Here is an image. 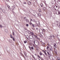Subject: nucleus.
<instances>
[{"label": "nucleus", "instance_id": "79ce46f5", "mask_svg": "<svg viewBox=\"0 0 60 60\" xmlns=\"http://www.w3.org/2000/svg\"><path fill=\"white\" fill-rule=\"evenodd\" d=\"M36 38H37V39L38 38V37H37V36L36 37Z\"/></svg>", "mask_w": 60, "mask_h": 60}, {"label": "nucleus", "instance_id": "72a5a7b5", "mask_svg": "<svg viewBox=\"0 0 60 60\" xmlns=\"http://www.w3.org/2000/svg\"><path fill=\"white\" fill-rule=\"evenodd\" d=\"M10 36L11 37V38H12V35H11Z\"/></svg>", "mask_w": 60, "mask_h": 60}, {"label": "nucleus", "instance_id": "dca6fc26", "mask_svg": "<svg viewBox=\"0 0 60 60\" xmlns=\"http://www.w3.org/2000/svg\"><path fill=\"white\" fill-rule=\"evenodd\" d=\"M41 7H43V4H41Z\"/></svg>", "mask_w": 60, "mask_h": 60}, {"label": "nucleus", "instance_id": "3c124183", "mask_svg": "<svg viewBox=\"0 0 60 60\" xmlns=\"http://www.w3.org/2000/svg\"><path fill=\"white\" fill-rule=\"evenodd\" d=\"M42 55H43L44 56H45V55H44L43 54H42Z\"/></svg>", "mask_w": 60, "mask_h": 60}, {"label": "nucleus", "instance_id": "de8ad7c7", "mask_svg": "<svg viewBox=\"0 0 60 60\" xmlns=\"http://www.w3.org/2000/svg\"><path fill=\"white\" fill-rule=\"evenodd\" d=\"M47 49H49V47H48V46L47 47Z\"/></svg>", "mask_w": 60, "mask_h": 60}, {"label": "nucleus", "instance_id": "412c9836", "mask_svg": "<svg viewBox=\"0 0 60 60\" xmlns=\"http://www.w3.org/2000/svg\"><path fill=\"white\" fill-rule=\"evenodd\" d=\"M0 27H1V28H3V27L1 25H0Z\"/></svg>", "mask_w": 60, "mask_h": 60}, {"label": "nucleus", "instance_id": "8fccbe9b", "mask_svg": "<svg viewBox=\"0 0 60 60\" xmlns=\"http://www.w3.org/2000/svg\"><path fill=\"white\" fill-rule=\"evenodd\" d=\"M6 1H7V2H8V0H6Z\"/></svg>", "mask_w": 60, "mask_h": 60}, {"label": "nucleus", "instance_id": "9b49d317", "mask_svg": "<svg viewBox=\"0 0 60 60\" xmlns=\"http://www.w3.org/2000/svg\"><path fill=\"white\" fill-rule=\"evenodd\" d=\"M39 54L40 56H41L42 55V54L41 53V52H39Z\"/></svg>", "mask_w": 60, "mask_h": 60}, {"label": "nucleus", "instance_id": "680f3d73", "mask_svg": "<svg viewBox=\"0 0 60 60\" xmlns=\"http://www.w3.org/2000/svg\"><path fill=\"white\" fill-rule=\"evenodd\" d=\"M42 58H41V59H42Z\"/></svg>", "mask_w": 60, "mask_h": 60}, {"label": "nucleus", "instance_id": "0e129e2a", "mask_svg": "<svg viewBox=\"0 0 60 60\" xmlns=\"http://www.w3.org/2000/svg\"><path fill=\"white\" fill-rule=\"evenodd\" d=\"M24 19H26V17H24Z\"/></svg>", "mask_w": 60, "mask_h": 60}, {"label": "nucleus", "instance_id": "338daca9", "mask_svg": "<svg viewBox=\"0 0 60 60\" xmlns=\"http://www.w3.org/2000/svg\"><path fill=\"white\" fill-rule=\"evenodd\" d=\"M9 7H8V8H9V7H10V6H9Z\"/></svg>", "mask_w": 60, "mask_h": 60}, {"label": "nucleus", "instance_id": "13d9d810", "mask_svg": "<svg viewBox=\"0 0 60 60\" xmlns=\"http://www.w3.org/2000/svg\"><path fill=\"white\" fill-rule=\"evenodd\" d=\"M35 17H36V16H36V15H33Z\"/></svg>", "mask_w": 60, "mask_h": 60}, {"label": "nucleus", "instance_id": "b1692460", "mask_svg": "<svg viewBox=\"0 0 60 60\" xmlns=\"http://www.w3.org/2000/svg\"><path fill=\"white\" fill-rule=\"evenodd\" d=\"M52 49V48H50V51H51Z\"/></svg>", "mask_w": 60, "mask_h": 60}, {"label": "nucleus", "instance_id": "5701e85b", "mask_svg": "<svg viewBox=\"0 0 60 60\" xmlns=\"http://www.w3.org/2000/svg\"><path fill=\"white\" fill-rule=\"evenodd\" d=\"M43 31H44V32H45V30L44 29H43Z\"/></svg>", "mask_w": 60, "mask_h": 60}, {"label": "nucleus", "instance_id": "bf43d9fd", "mask_svg": "<svg viewBox=\"0 0 60 60\" xmlns=\"http://www.w3.org/2000/svg\"><path fill=\"white\" fill-rule=\"evenodd\" d=\"M26 54V53L25 52L24 53V54L25 55Z\"/></svg>", "mask_w": 60, "mask_h": 60}, {"label": "nucleus", "instance_id": "423d86ee", "mask_svg": "<svg viewBox=\"0 0 60 60\" xmlns=\"http://www.w3.org/2000/svg\"><path fill=\"white\" fill-rule=\"evenodd\" d=\"M39 36L41 37H43V35H42V34H39L38 35Z\"/></svg>", "mask_w": 60, "mask_h": 60}, {"label": "nucleus", "instance_id": "a211bd4d", "mask_svg": "<svg viewBox=\"0 0 60 60\" xmlns=\"http://www.w3.org/2000/svg\"><path fill=\"white\" fill-rule=\"evenodd\" d=\"M36 24H38L39 23V21H38L37 22H36Z\"/></svg>", "mask_w": 60, "mask_h": 60}, {"label": "nucleus", "instance_id": "49530a36", "mask_svg": "<svg viewBox=\"0 0 60 60\" xmlns=\"http://www.w3.org/2000/svg\"><path fill=\"white\" fill-rule=\"evenodd\" d=\"M38 56L39 57V58H40V56H39V55H38Z\"/></svg>", "mask_w": 60, "mask_h": 60}, {"label": "nucleus", "instance_id": "bb28decb", "mask_svg": "<svg viewBox=\"0 0 60 60\" xmlns=\"http://www.w3.org/2000/svg\"><path fill=\"white\" fill-rule=\"evenodd\" d=\"M27 42V41H25L24 42V43H26Z\"/></svg>", "mask_w": 60, "mask_h": 60}, {"label": "nucleus", "instance_id": "c9c22d12", "mask_svg": "<svg viewBox=\"0 0 60 60\" xmlns=\"http://www.w3.org/2000/svg\"><path fill=\"white\" fill-rule=\"evenodd\" d=\"M50 37L51 38H52V36H50Z\"/></svg>", "mask_w": 60, "mask_h": 60}, {"label": "nucleus", "instance_id": "aec40b11", "mask_svg": "<svg viewBox=\"0 0 60 60\" xmlns=\"http://www.w3.org/2000/svg\"><path fill=\"white\" fill-rule=\"evenodd\" d=\"M38 16H40V14L39 13L38 14Z\"/></svg>", "mask_w": 60, "mask_h": 60}, {"label": "nucleus", "instance_id": "393cba45", "mask_svg": "<svg viewBox=\"0 0 60 60\" xmlns=\"http://www.w3.org/2000/svg\"><path fill=\"white\" fill-rule=\"evenodd\" d=\"M26 37L27 38H28V36H26Z\"/></svg>", "mask_w": 60, "mask_h": 60}, {"label": "nucleus", "instance_id": "2eb2a0df", "mask_svg": "<svg viewBox=\"0 0 60 60\" xmlns=\"http://www.w3.org/2000/svg\"><path fill=\"white\" fill-rule=\"evenodd\" d=\"M43 10H45V9H46V8H45V7H44L43 8Z\"/></svg>", "mask_w": 60, "mask_h": 60}, {"label": "nucleus", "instance_id": "774afa93", "mask_svg": "<svg viewBox=\"0 0 60 60\" xmlns=\"http://www.w3.org/2000/svg\"><path fill=\"white\" fill-rule=\"evenodd\" d=\"M58 43H59V42H58Z\"/></svg>", "mask_w": 60, "mask_h": 60}, {"label": "nucleus", "instance_id": "7ed1b4c3", "mask_svg": "<svg viewBox=\"0 0 60 60\" xmlns=\"http://www.w3.org/2000/svg\"><path fill=\"white\" fill-rule=\"evenodd\" d=\"M34 35L33 34L30 35V39H33L34 38Z\"/></svg>", "mask_w": 60, "mask_h": 60}, {"label": "nucleus", "instance_id": "ddd939ff", "mask_svg": "<svg viewBox=\"0 0 60 60\" xmlns=\"http://www.w3.org/2000/svg\"><path fill=\"white\" fill-rule=\"evenodd\" d=\"M34 22H36V21H35V20L34 19H33L32 20Z\"/></svg>", "mask_w": 60, "mask_h": 60}, {"label": "nucleus", "instance_id": "09e8293b", "mask_svg": "<svg viewBox=\"0 0 60 60\" xmlns=\"http://www.w3.org/2000/svg\"><path fill=\"white\" fill-rule=\"evenodd\" d=\"M30 50H31V51H32V50L31 49V48H30Z\"/></svg>", "mask_w": 60, "mask_h": 60}, {"label": "nucleus", "instance_id": "a18cd8bd", "mask_svg": "<svg viewBox=\"0 0 60 60\" xmlns=\"http://www.w3.org/2000/svg\"><path fill=\"white\" fill-rule=\"evenodd\" d=\"M14 8H15V6L14 5Z\"/></svg>", "mask_w": 60, "mask_h": 60}, {"label": "nucleus", "instance_id": "1a4fd4ad", "mask_svg": "<svg viewBox=\"0 0 60 60\" xmlns=\"http://www.w3.org/2000/svg\"><path fill=\"white\" fill-rule=\"evenodd\" d=\"M25 20L26 22H29V20L27 19Z\"/></svg>", "mask_w": 60, "mask_h": 60}, {"label": "nucleus", "instance_id": "ea45409f", "mask_svg": "<svg viewBox=\"0 0 60 60\" xmlns=\"http://www.w3.org/2000/svg\"><path fill=\"white\" fill-rule=\"evenodd\" d=\"M29 33L30 34H31V33H32L30 31L29 32Z\"/></svg>", "mask_w": 60, "mask_h": 60}, {"label": "nucleus", "instance_id": "a19ab883", "mask_svg": "<svg viewBox=\"0 0 60 60\" xmlns=\"http://www.w3.org/2000/svg\"><path fill=\"white\" fill-rule=\"evenodd\" d=\"M29 48L30 49L31 48V47H30V46H29Z\"/></svg>", "mask_w": 60, "mask_h": 60}, {"label": "nucleus", "instance_id": "4be33fe9", "mask_svg": "<svg viewBox=\"0 0 60 60\" xmlns=\"http://www.w3.org/2000/svg\"><path fill=\"white\" fill-rule=\"evenodd\" d=\"M32 26H33V27H34L35 26H34V24H33L32 25Z\"/></svg>", "mask_w": 60, "mask_h": 60}, {"label": "nucleus", "instance_id": "cd10ccee", "mask_svg": "<svg viewBox=\"0 0 60 60\" xmlns=\"http://www.w3.org/2000/svg\"><path fill=\"white\" fill-rule=\"evenodd\" d=\"M39 12H41V10L40 9H39Z\"/></svg>", "mask_w": 60, "mask_h": 60}, {"label": "nucleus", "instance_id": "a878e982", "mask_svg": "<svg viewBox=\"0 0 60 60\" xmlns=\"http://www.w3.org/2000/svg\"><path fill=\"white\" fill-rule=\"evenodd\" d=\"M23 4H26V2H23Z\"/></svg>", "mask_w": 60, "mask_h": 60}, {"label": "nucleus", "instance_id": "f257e3e1", "mask_svg": "<svg viewBox=\"0 0 60 60\" xmlns=\"http://www.w3.org/2000/svg\"><path fill=\"white\" fill-rule=\"evenodd\" d=\"M33 42H34V43L36 46H38L39 45V41H38L35 40L34 39H33Z\"/></svg>", "mask_w": 60, "mask_h": 60}, {"label": "nucleus", "instance_id": "e2e57ef3", "mask_svg": "<svg viewBox=\"0 0 60 60\" xmlns=\"http://www.w3.org/2000/svg\"><path fill=\"white\" fill-rule=\"evenodd\" d=\"M37 50H38V49H37Z\"/></svg>", "mask_w": 60, "mask_h": 60}, {"label": "nucleus", "instance_id": "6e6552de", "mask_svg": "<svg viewBox=\"0 0 60 60\" xmlns=\"http://www.w3.org/2000/svg\"><path fill=\"white\" fill-rule=\"evenodd\" d=\"M2 11L3 12H4V13H5V10H2Z\"/></svg>", "mask_w": 60, "mask_h": 60}, {"label": "nucleus", "instance_id": "4c0bfd02", "mask_svg": "<svg viewBox=\"0 0 60 60\" xmlns=\"http://www.w3.org/2000/svg\"><path fill=\"white\" fill-rule=\"evenodd\" d=\"M52 36L53 37H54V38H55V37L54 36L52 35Z\"/></svg>", "mask_w": 60, "mask_h": 60}, {"label": "nucleus", "instance_id": "f8f14e48", "mask_svg": "<svg viewBox=\"0 0 60 60\" xmlns=\"http://www.w3.org/2000/svg\"><path fill=\"white\" fill-rule=\"evenodd\" d=\"M41 43V44L43 45H45V44L43 42H42Z\"/></svg>", "mask_w": 60, "mask_h": 60}, {"label": "nucleus", "instance_id": "f03ea898", "mask_svg": "<svg viewBox=\"0 0 60 60\" xmlns=\"http://www.w3.org/2000/svg\"><path fill=\"white\" fill-rule=\"evenodd\" d=\"M54 9L56 11H57L58 10V7L57 6H55L54 7Z\"/></svg>", "mask_w": 60, "mask_h": 60}, {"label": "nucleus", "instance_id": "f704fd0d", "mask_svg": "<svg viewBox=\"0 0 60 60\" xmlns=\"http://www.w3.org/2000/svg\"><path fill=\"white\" fill-rule=\"evenodd\" d=\"M32 56L34 58V56L33 55H32Z\"/></svg>", "mask_w": 60, "mask_h": 60}, {"label": "nucleus", "instance_id": "4d7b16f0", "mask_svg": "<svg viewBox=\"0 0 60 60\" xmlns=\"http://www.w3.org/2000/svg\"><path fill=\"white\" fill-rule=\"evenodd\" d=\"M31 21H32V19H31Z\"/></svg>", "mask_w": 60, "mask_h": 60}, {"label": "nucleus", "instance_id": "c756f323", "mask_svg": "<svg viewBox=\"0 0 60 60\" xmlns=\"http://www.w3.org/2000/svg\"><path fill=\"white\" fill-rule=\"evenodd\" d=\"M26 26H28V24H26Z\"/></svg>", "mask_w": 60, "mask_h": 60}, {"label": "nucleus", "instance_id": "37998d69", "mask_svg": "<svg viewBox=\"0 0 60 60\" xmlns=\"http://www.w3.org/2000/svg\"><path fill=\"white\" fill-rule=\"evenodd\" d=\"M30 25H32V23L31 22H30Z\"/></svg>", "mask_w": 60, "mask_h": 60}, {"label": "nucleus", "instance_id": "2f4dec72", "mask_svg": "<svg viewBox=\"0 0 60 60\" xmlns=\"http://www.w3.org/2000/svg\"><path fill=\"white\" fill-rule=\"evenodd\" d=\"M57 59L59 60H60V58H57Z\"/></svg>", "mask_w": 60, "mask_h": 60}, {"label": "nucleus", "instance_id": "9d476101", "mask_svg": "<svg viewBox=\"0 0 60 60\" xmlns=\"http://www.w3.org/2000/svg\"><path fill=\"white\" fill-rule=\"evenodd\" d=\"M28 4H31V3L30 2H29L28 3Z\"/></svg>", "mask_w": 60, "mask_h": 60}, {"label": "nucleus", "instance_id": "f3484780", "mask_svg": "<svg viewBox=\"0 0 60 60\" xmlns=\"http://www.w3.org/2000/svg\"><path fill=\"white\" fill-rule=\"evenodd\" d=\"M31 48L32 49H34V47L33 46H32L31 47Z\"/></svg>", "mask_w": 60, "mask_h": 60}, {"label": "nucleus", "instance_id": "58836bf2", "mask_svg": "<svg viewBox=\"0 0 60 60\" xmlns=\"http://www.w3.org/2000/svg\"><path fill=\"white\" fill-rule=\"evenodd\" d=\"M37 39H38V40H40V38H38Z\"/></svg>", "mask_w": 60, "mask_h": 60}, {"label": "nucleus", "instance_id": "5fc2aeb1", "mask_svg": "<svg viewBox=\"0 0 60 60\" xmlns=\"http://www.w3.org/2000/svg\"><path fill=\"white\" fill-rule=\"evenodd\" d=\"M41 60H43V59L42 58V59H41Z\"/></svg>", "mask_w": 60, "mask_h": 60}, {"label": "nucleus", "instance_id": "4468645a", "mask_svg": "<svg viewBox=\"0 0 60 60\" xmlns=\"http://www.w3.org/2000/svg\"><path fill=\"white\" fill-rule=\"evenodd\" d=\"M58 3H59V4H60V0H58Z\"/></svg>", "mask_w": 60, "mask_h": 60}, {"label": "nucleus", "instance_id": "20e7f679", "mask_svg": "<svg viewBox=\"0 0 60 60\" xmlns=\"http://www.w3.org/2000/svg\"><path fill=\"white\" fill-rule=\"evenodd\" d=\"M56 14H57V15H59L60 14V12L58 11H56Z\"/></svg>", "mask_w": 60, "mask_h": 60}, {"label": "nucleus", "instance_id": "7c9ffc66", "mask_svg": "<svg viewBox=\"0 0 60 60\" xmlns=\"http://www.w3.org/2000/svg\"><path fill=\"white\" fill-rule=\"evenodd\" d=\"M35 38H36V37H37V36H36L35 35H34Z\"/></svg>", "mask_w": 60, "mask_h": 60}, {"label": "nucleus", "instance_id": "473e14b6", "mask_svg": "<svg viewBox=\"0 0 60 60\" xmlns=\"http://www.w3.org/2000/svg\"><path fill=\"white\" fill-rule=\"evenodd\" d=\"M13 35H14V32H13Z\"/></svg>", "mask_w": 60, "mask_h": 60}, {"label": "nucleus", "instance_id": "e433bc0d", "mask_svg": "<svg viewBox=\"0 0 60 60\" xmlns=\"http://www.w3.org/2000/svg\"><path fill=\"white\" fill-rule=\"evenodd\" d=\"M35 12V11H33V13H34Z\"/></svg>", "mask_w": 60, "mask_h": 60}, {"label": "nucleus", "instance_id": "0eeeda50", "mask_svg": "<svg viewBox=\"0 0 60 60\" xmlns=\"http://www.w3.org/2000/svg\"><path fill=\"white\" fill-rule=\"evenodd\" d=\"M47 53H48V54L49 55V57H50V56H51V55L50 54V53L48 52H47Z\"/></svg>", "mask_w": 60, "mask_h": 60}, {"label": "nucleus", "instance_id": "6e6d98bb", "mask_svg": "<svg viewBox=\"0 0 60 60\" xmlns=\"http://www.w3.org/2000/svg\"><path fill=\"white\" fill-rule=\"evenodd\" d=\"M43 51L44 52V53H45V51Z\"/></svg>", "mask_w": 60, "mask_h": 60}, {"label": "nucleus", "instance_id": "39448f33", "mask_svg": "<svg viewBox=\"0 0 60 60\" xmlns=\"http://www.w3.org/2000/svg\"><path fill=\"white\" fill-rule=\"evenodd\" d=\"M54 48H56V44L54 43Z\"/></svg>", "mask_w": 60, "mask_h": 60}, {"label": "nucleus", "instance_id": "6ab92c4d", "mask_svg": "<svg viewBox=\"0 0 60 60\" xmlns=\"http://www.w3.org/2000/svg\"><path fill=\"white\" fill-rule=\"evenodd\" d=\"M13 41H15V39H14V37H13Z\"/></svg>", "mask_w": 60, "mask_h": 60}, {"label": "nucleus", "instance_id": "69168bd1", "mask_svg": "<svg viewBox=\"0 0 60 60\" xmlns=\"http://www.w3.org/2000/svg\"><path fill=\"white\" fill-rule=\"evenodd\" d=\"M38 29L37 28H36V29Z\"/></svg>", "mask_w": 60, "mask_h": 60}, {"label": "nucleus", "instance_id": "603ef678", "mask_svg": "<svg viewBox=\"0 0 60 60\" xmlns=\"http://www.w3.org/2000/svg\"><path fill=\"white\" fill-rule=\"evenodd\" d=\"M24 29H25V30H26V28H24Z\"/></svg>", "mask_w": 60, "mask_h": 60}, {"label": "nucleus", "instance_id": "052dcab7", "mask_svg": "<svg viewBox=\"0 0 60 60\" xmlns=\"http://www.w3.org/2000/svg\"><path fill=\"white\" fill-rule=\"evenodd\" d=\"M41 43H42V41H41Z\"/></svg>", "mask_w": 60, "mask_h": 60}, {"label": "nucleus", "instance_id": "c85d7f7f", "mask_svg": "<svg viewBox=\"0 0 60 60\" xmlns=\"http://www.w3.org/2000/svg\"><path fill=\"white\" fill-rule=\"evenodd\" d=\"M45 54L46 56H47V53H46V52H45Z\"/></svg>", "mask_w": 60, "mask_h": 60}, {"label": "nucleus", "instance_id": "864d4df0", "mask_svg": "<svg viewBox=\"0 0 60 60\" xmlns=\"http://www.w3.org/2000/svg\"><path fill=\"white\" fill-rule=\"evenodd\" d=\"M41 31H42V32H43V30H42V29H41Z\"/></svg>", "mask_w": 60, "mask_h": 60}, {"label": "nucleus", "instance_id": "c03bdc74", "mask_svg": "<svg viewBox=\"0 0 60 60\" xmlns=\"http://www.w3.org/2000/svg\"><path fill=\"white\" fill-rule=\"evenodd\" d=\"M32 29H33V30H34V28H33Z\"/></svg>", "mask_w": 60, "mask_h": 60}]
</instances>
